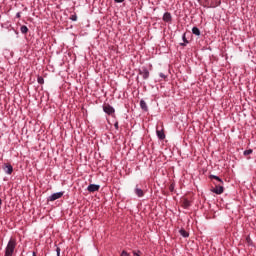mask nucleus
<instances>
[{"mask_svg":"<svg viewBox=\"0 0 256 256\" xmlns=\"http://www.w3.org/2000/svg\"><path fill=\"white\" fill-rule=\"evenodd\" d=\"M15 247H17V241L11 238L5 248L4 256H13V253H15Z\"/></svg>","mask_w":256,"mask_h":256,"instance_id":"nucleus-1","label":"nucleus"},{"mask_svg":"<svg viewBox=\"0 0 256 256\" xmlns=\"http://www.w3.org/2000/svg\"><path fill=\"white\" fill-rule=\"evenodd\" d=\"M214 185L215 187L211 189L212 193H215L216 195H222V193L225 191L223 184L214 182Z\"/></svg>","mask_w":256,"mask_h":256,"instance_id":"nucleus-2","label":"nucleus"},{"mask_svg":"<svg viewBox=\"0 0 256 256\" xmlns=\"http://www.w3.org/2000/svg\"><path fill=\"white\" fill-rule=\"evenodd\" d=\"M138 73H139V75H141V76L143 77V79H144L145 81H147V79H149V77H150L149 69H147V67H145V66H143L142 68H140V69L138 70Z\"/></svg>","mask_w":256,"mask_h":256,"instance_id":"nucleus-3","label":"nucleus"},{"mask_svg":"<svg viewBox=\"0 0 256 256\" xmlns=\"http://www.w3.org/2000/svg\"><path fill=\"white\" fill-rule=\"evenodd\" d=\"M103 111L106 113V115H114L115 114V108L111 106L110 104H105L103 106Z\"/></svg>","mask_w":256,"mask_h":256,"instance_id":"nucleus-4","label":"nucleus"},{"mask_svg":"<svg viewBox=\"0 0 256 256\" xmlns=\"http://www.w3.org/2000/svg\"><path fill=\"white\" fill-rule=\"evenodd\" d=\"M2 169L6 175H12L13 173V165H11V163H4Z\"/></svg>","mask_w":256,"mask_h":256,"instance_id":"nucleus-5","label":"nucleus"},{"mask_svg":"<svg viewBox=\"0 0 256 256\" xmlns=\"http://www.w3.org/2000/svg\"><path fill=\"white\" fill-rule=\"evenodd\" d=\"M65 194V192H56V193H53L51 194L49 197H48V201H57V199H61V197H63V195Z\"/></svg>","mask_w":256,"mask_h":256,"instance_id":"nucleus-6","label":"nucleus"},{"mask_svg":"<svg viewBox=\"0 0 256 256\" xmlns=\"http://www.w3.org/2000/svg\"><path fill=\"white\" fill-rule=\"evenodd\" d=\"M99 189H101L99 184H90L87 187V191H89V193H95L96 191H99Z\"/></svg>","mask_w":256,"mask_h":256,"instance_id":"nucleus-7","label":"nucleus"},{"mask_svg":"<svg viewBox=\"0 0 256 256\" xmlns=\"http://www.w3.org/2000/svg\"><path fill=\"white\" fill-rule=\"evenodd\" d=\"M162 20L164 21V23H172L173 16H171L170 12H165L163 17H162Z\"/></svg>","mask_w":256,"mask_h":256,"instance_id":"nucleus-8","label":"nucleus"},{"mask_svg":"<svg viewBox=\"0 0 256 256\" xmlns=\"http://www.w3.org/2000/svg\"><path fill=\"white\" fill-rule=\"evenodd\" d=\"M134 193L135 195H137L138 197H145V192L143 191V189L139 188V185L137 184L135 189H134Z\"/></svg>","mask_w":256,"mask_h":256,"instance_id":"nucleus-9","label":"nucleus"},{"mask_svg":"<svg viewBox=\"0 0 256 256\" xmlns=\"http://www.w3.org/2000/svg\"><path fill=\"white\" fill-rule=\"evenodd\" d=\"M140 108L145 113H147V111H149V107L147 106V102H145V100H143V99L140 100Z\"/></svg>","mask_w":256,"mask_h":256,"instance_id":"nucleus-10","label":"nucleus"},{"mask_svg":"<svg viewBox=\"0 0 256 256\" xmlns=\"http://www.w3.org/2000/svg\"><path fill=\"white\" fill-rule=\"evenodd\" d=\"M182 40H183V42L180 43V46L181 47H187V44H189V40H187V33H184L182 35Z\"/></svg>","mask_w":256,"mask_h":256,"instance_id":"nucleus-11","label":"nucleus"},{"mask_svg":"<svg viewBox=\"0 0 256 256\" xmlns=\"http://www.w3.org/2000/svg\"><path fill=\"white\" fill-rule=\"evenodd\" d=\"M156 134L158 139H160V141H163L165 139V132L163 130H157Z\"/></svg>","mask_w":256,"mask_h":256,"instance_id":"nucleus-12","label":"nucleus"},{"mask_svg":"<svg viewBox=\"0 0 256 256\" xmlns=\"http://www.w3.org/2000/svg\"><path fill=\"white\" fill-rule=\"evenodd\" d=\"M209 179H215V181H217V183H220L221 185H223V179H221L219 176H217V175H213V174H211L210 176H209Z\"/></svg>","mask_w":256,"mask_h":256,"instance_id":"nucleus-13","label":"nucleus"},{"mask_svg":"<svg viewBox=\"0 0 256 256\" xmlns=\"http://www.w3.org/2000/svg\"><path fill=\"white\" fill-rule=\"evenodd\" d=\"M182 207H183L184 209H189V207H191V201H189L188 199H184V200L182 201Z\"/></svg>","mask_w":256,"mask_h":256,"instance_id":"nucleus-14","label":"nucleus"},{"mask_svg":"<svg viewBox=\"0 0 256 256\" xmlns=\"http://www.w3.org/2000/svg\"><path fill=\"white\" fill-rule=\"evenodd\" d=\"M192 33H193V35H196V37H199L201 35V30H199V28L197 26H194L192 28Z\"/></svg>","mask_w":256,"mask_h":256,"instance_id":"nucleus-15","label":"nucleus"},{"mask_svg":"<svg viewBox=\"0 0 256 256\" xmlns=\"http://www.w3.org/2000/svg\"><path fill=\"white\" fill-rule=\"evenodd\" d=\"M20 31L23 35H27L29 33V28L26 25L20 27Z\"/></svg>","mask_w":256,"mask_h":256,"instance_id":"nucleus-16","label":"nucleus"},{"mask_svg":"<svg viewBox=\"0 0 256 256\" xmlns=\"http://www.w3.org/2000/svg\"><path fill=\"white\" fill-rule=\"evenodd\" d=\"M179 233H180V235L182 236V237H184V238H187V237H189V232H187L185 229H180L179 230Z\"/></svg>","mask_w":256,"mask_h":256,"instance_id":"nucleus-17","label":"nucleus"},{"mask_svg":"<svg viewBox=\"0 0 256 256\" xmlns=\"http://www.w3.org/2000/svg\"><path fill=\"white\" fill-rule=\"evenodd\" d=\"M253 154V149H248L243 152L244 157H249V155Z\"/></svg>","mask_w":256,"mask_h":256,"instance_id":"nucleus-18","label":"nucleus"},{"mask_svg":"<svg viewBox=\"0 0 256 256\" xmlns=\"http://www.w3.org/2000/svg\"><path fill=\"white\" fill-rule=\"evenodd\" d=\"M9 32H10V33H14L15 35H17V37H19V31H17L15 28L10 27V28H9Z\"/></svg>","mask_w":256,"mask_h":256,"instance_id":"nucleus-19","label":"nucleus"},{"mask_svg":"<svg viewBox=\"0 0 256 256\" xmlns=\"http://www.w3.org/2000/svg\"><path fill=\"white\" fill-rule=\"evenodd\" d=\"M37 82L39 83V85H43V83H45V79L42 76H38Z\"/></svg>","mask_w":256,"mask_h":256,"instance_id":"nucleus-20","label":"nucleus"},{"mask_svg":"<svg viewBox=\"0 0 256 256\" xmlns=\"http://www.w3.org/2000/svg\"><path fill=\"white\" fill-rule=\"evenodd\" d=\"M246 243H247V245H249V246H253V240L251 239L250 236H247V237H246Z\"/></svg>","mask_w":256,"mask_h":256,"instance_id":"nucleus-21","label":"nucleus"},{"mask_svg":"<svg viewBox=\"0 0 256 256\" xmlns=\"http://www.w3.org/2000/svg\"><path fill=\"white\" fill-rule=\"evenodd\" d=\"M169 191L173 193L175 191V183L170 184Z\"/></svg>","mask_w":256,"mask_h":256,"instance_id":"nucleus-22","label":"nucleus"},{"mask_svg":"<svg viewBox=\"0 0 256 256\" xmlns=\"http://www.w3.org/2000/svg\"><path fill=\"white\" fill-rule=\"evenodd\" d=\"M159 77H161V79H167V75H165L163 72L159 73Z\"/></svg>","mask_w":256,"mask_h":256,"instance_id":"nucleus-23","label":"nucleus"},{"mask_svg":"<svg viewBox=\"0 0 256 256\" xmlns=\"http://www.w3.org/2000/svg\"><path fill=\"white\" fill-rule=\"evenodd\" d=\"M71 21H77V14H74L70 17Z\"/></svg>","mask_w":256,"mask_h":256,"instance_id":"nucleus-24","label":"nucleus"},{"mask_svg":"<svg viewBox=\"0 0 256 256\" xmlns=\"http://www.w3.org/2000/svg\"><path fill=\"white\" fill-rule=\"evenodd\" d=\"M56 253H57V256H61V248L60 247H56Z\"/></svg>","mask_w":256,"mask_h":256,"instance_id":"nucleus-25","label":"nucleus"},{"mask_svg":"<svg viewBox=\"0 0 256 256\" xmlns=\"http://www.w3.org/2000/svg\"><path fill=\"white\" fill-rule=\"evenodd\" d=\"M121 256H130L129 253L125 250L122 251Z\"/></svg>","mask_w":256,"mask_h":256,"instance_id":"nucleus-26","label":"nucleus"},{"mask_svg":"<svg viewBox=\"0 0 256 256\" xmlns=\"http://www.w3.org/2000/svg\"><path fill=\"white\" fill-rule=\"evenodd\" d=\"M114 127H115L116 130H119V122H118V121H116V122L114 123Z\"/></svg>","mask_w":256,"mask_h":256,"instance_id":"nucleus-27","label":"nucleus"},{"mask_svg":"<svg viewBox=\"0 0 256 256\" xmlns=\"http://www.w3.org/2000/svg\"><path fill=\"white\" fill-rule=\"evenodd\" d=\"M139 253H141V251L138 250V252L133 251V256H141Z\"/></svg>","mask_w":256,"mask_h":256,"instance_id":"nucleus-28","label":"nucleus"},{"mask_svg":"<svg viewBox=\"0 0 256 256\" xmlns=\"http://www.w3.org/2000/svg\"><path fill=\"white\" fill-rule=\"evenodd\" d=\"M16 19H21V12H17Z\"/></svg>","mask_w":256,"mask_h":256,"instance_id":"nucleus-29","label":"nucleus"},{"mask_svg":"<svg viewBox=\"0 0 256 256\" xmlns=\"http://www.w3.org/2000/svg\"><path fill=\"white\" fill-rule=\"evenodd\" d=\"M125 0H114L115 3H123Z\"/></svg>","mask_w":256,"mask_h":256,"instance_id":"nucleus-30","label":"nucleus"},{"mask_svg":"<svg viewBox=\"0 0 256 256\" xmlns=\"http://www.w3.org/2000/svg\"><path fill=\"white\" fill-rule=\"evenodd\" d=\"M1 205H3V200L0 199V209H1Z\"/></svg>","mask_w":256,"mask_h":256,"instance_id":"nucleus-31","label":"nucleus"},{"mask_svg":"<svg viewBox=\"0 0 256 256\" xmlns=\"http://www.w3.org/2000/svg\"><path fill=\"white\" fill-rule=\"evenodd\" d=\"M32 256H37V253L33 252V253H32Z\"/></svg>","mask_w":256,"mask_h":256,"instance_id":"nucleus-32","label":"nucleus"}]
</instances>
